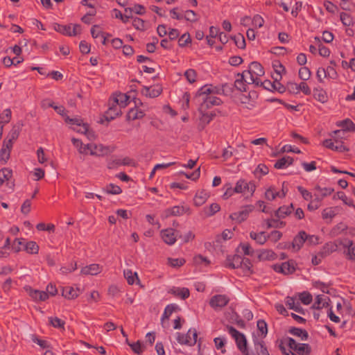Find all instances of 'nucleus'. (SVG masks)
Listing matches in <instances>:
<instances>
[{
  "mask_svg": "<svg viewBox=\"0 0 355 355\" xmlns=\"http://www.w3.org/2000/svg\"><path fill=\"white\" fill-rule=\"evenodd\" d=\"M184 76L190 83H193L196 80V71L193 69H187L184 73Z\"/></svg>",
  "mask_w": 355,
  "mask_h": 355,
  "instance_id": "obj_56",
  "label": "nucleus"
},
{
  "mask_svg": "<svg viewBox=\"0 0 355 355\" xmlns=\"http://www.w3.org/2000/svg\"><path fill=\"white\" fill-rule=\"evenodd\" d=\"M267 228H279L286 225V223L277 219H268L266 220Z\"/></svg>",
  "mask_w": 355,
  "mask_h": 355,
  "instance_id": "obj_46",
  "label": "nucleus"
},
{
  "mask_svg": "<svg viewBox=\"0 0 355 355\" xmlns=\"http://www.w3.org/2000/svg\"><path fill=\"white\" fill-rule=\"evenodd\" d=\"M293 158L290 156H284L275 162L274 167L277 169H282L291 166L293 163Z\"/></svg>",
  "mask_w": 355,
  "mask_h": 355,
  "instance_id": "obj_24",
  "label": "nucleus"
},
{
  "mask_svg": "<svg viewBox=\"0 0 355 355\" xmlns=\"http://www.w3.org/2000/svg\"><path fill=\"white\" fill-rule=\"evenodd\" d=\"M254 209L253 205H247L242 208L241 210L232 213L230 214V218L233 220H236L238 223H241L247 219L248 217L249 214Z\"/></svg>",
  "mask_w": 355,
  "mask_h": 355,
  "instance_id": "obj_8",
  "label": "nucleus"
},
{
  "mask_svg": "<svg viewBox=\"0 0 355 355\" xmlns=\"http://www.w3.org/2000/svg\"><path fill=\"white\" fill-rule=\"evenodd\" d=\"M276 257V254L270 250H265L259 255V258L262 260H274Z\"/></svg>",
  "mask_w": 355,
  "mask_h": 355,
  "instance_id": "obj_40",
  "label": "nucleus"
},
{
  "mask_svg": "<svg viewBox=\"0 0 355 355\" xmlns=\"http://www.w3.org/2000/svg\"><path fill=\"white\" fill-rule=\"evenodd\" d=\"M132 26L137 30H145V21L139 17L133 18Z\"/></svg>",
  "mask_w": 355,
  "mask_h": 355,
  "instance_id": "obj_61",
  "label": "nucleus"
},
{
  "mask_svg": "<svg viewBox=\"0 0 355 355\" xmlns=\"http://www.w3.org/2000/svg\"><path fill=\"white\" fill-rule=\"evenodd\" d=\"M24 250H26L28 253L36 254L38 252L39 246L34 241H28L25 244Z\"/></svg>",
  "mask_w": 355,
  "mask_h": 355,
  "instance_id": "obj_41",
  "label": "nucleus"
},
{
  "mask_svg": "<svg viewBox=\"0 0 355 355\" xmlns=\"http://www.w3.org/2000/svg\"><path fill=\"white\" fill-rule=\"evenodd\" d=\"M272 267L275 272L286 275L293 274L296 270L295 263L293 260H288L282 264H274Z\"/></svg>",
  "mask_w": 355,
  "mask_h": 355,
  "instance_id": "obj_6",
  "label": "nucleus"
},
{
  "mask_svg": "<svg viewBox=\"0 0 355 355\" xmlns=\"http://www.w3.org/2000/svg\"><path fill=\"white\" fill-rule=\"evenodd\" d=\"M336 196L338 199L341 200L345 205L353 208H355V205L354 204L353 200L351 198H348L344 192H337Z\"/></svg>",
  "mask_w": 355,
  "mask_h": 355,
  "instance_id": "obj_42",
  "label": "nucleus"
},
{
  "mask_svg": "<svg viewBox=\"0 0 355 355\" xmlns=\"http://www.w3.org/2000/svg\"><path fill=\"white\" fill-rule=\"evenodd\" d=\"M338 250V245L334 242H329L325 243L323 246L321 252L322 254L327 257L331 254L334 252H336Z\"/></svg>",
  "mask_w": 355,
  "mask_h": 355,
  "instance_id": "obj_34",
  "label": "nucleus"
},
{
  "mask_svg": "<svg viewBox=\"0 0 355 355\" xmlns=\"http://www.w3.org/2000/svg\"><path fill=\"white\" fill-rule=\"evenodd\" d=\"M225 266L231 268H238L243 266V258L238 254L228 256L226 259Z\"/></svg>",
  "mask_w": 355,
  "mask_h": 355,
  "instance_id": "obj_18",
  "label": "nucleus"
},
{
  "mask_svg": "<svg viewBox=\"0 0 355 355\" xmlns=\"http://www.w3.org/2000/svg\"><path fill=\"white\" fill-rule=\"evenodd\" d=\"M313 97L322 103H324L328 101L327 92L322 88H315L313 89Z\"/></svg>",
  "mask_w": 355,
  "mask_h": 355,
  "instance_id": "obj_28",
  "label": "nucleus"
},
{
  "mask_svg": "<svg viewBox=\"0 0 355 355\" xmlns=\"http://www.w3.org/2000/svg\"><path fill=\"white\" fill-rule=\"evenodd\" d=\"M80 293L79 288H74L71 286H66L62 288V295L67 299H73Z\"/></svg>",
  "mask_w": 355,
  "mask_h": 355,
  "instance_id": "obj_22",
  "label": "nucleus"
},
{
  "mask_svg": "<svg viewBox=\"0 0 355 355\" xmlns=\"http://www.w3.org/2000/svg\"><path fill=\"white\" fill-rule=\"evenodd\" d=\"M258 330L261 332L263 337H266L268 334V327L266 322L263 320H259L257 322Z\"/></svg>",
  "mask_w": 355,
  "mask_h": 355,
  "instance_id": "obj_52",
  "label": "nucleus"
},
{
  "mask_svg": "<svg viewBox=\"0 0 355 355\" xmlns=\"http://www.w3.org/2000/svg\"><path fill=\"white\" fill-rule=\"evenodd\" d=\"M223 103L220 98L209 95L202 96V102L199 108L200 112H202L211 108L214 105H219Z\"/></svg>",
  "mask_w": 355,
  "mask_h": 355,
  "instance_id": "obj_7",
  "label": "nucleus"
},
{
  "mask_svg": "<svg viewBox=\"0 0 355 355\" xmlns=\"http://www.w3.org/2000/svg\"><path fill=\"white\" fill-rule=\"evenodd\" d=\"M279 196V192L276 191L274 187H270L265 192V198L268 200H273Z\"/></svg>",
  "mask_w": 355,
  "mask_h": 355,
  "instance_id": "obj_44",
  "label": "nucleus"
},
{
  "mask_svg": "<svg viewBox=\"0 0 355 355\" xmlns=\"http://www.w3.org/2000/svg\"><path fill=\"white\" fill-rule=\"evenodd\" d=\"M294 210L293 205L291 203L290 205H284L278 208L275 211V215L278 218H284L288 216Z\"/></svg>",
  "mask_w": 355,
  "mask_h": 355,
  "instance_id": "obj_23",
  "label": "nucleus"
},
{
  "mask_svg": "<svg viewBox=\"0 0 355 355\" xmlns=\"http://www.w3.org/2000/svg\"><path fill=\"white\" fill-rule=\"evenodd\" d=\"M322 200V198H320L319 195L315 194L314 200H311V202L308 205L307 209L309 211H315L318 209L321 206Z\"/></svg>",
  "mask_w": 355,
  "mask_h": 355,
  "instance_id": "obj_36",
  "label": "nucleus"
},
{
  "mask_svg": "<svg viewBox=\"0 0 355 355\" xmlns=\"http://www.w3.org/2000/svg\"><path fill=\"white\" fill-rule=\"evenodd\" d=\"M345 247L347 248V255L350 260H355V244L351 240H347L346 243L343 244Z\"/></svg>",
  "mask_w": 355,
  "mask_h": 355,
  "instance_id": "obj_35",
  "label": "nucleus"
},
{
  "mask_svg": "<svg viewBox=\"0 0 355 355\" xmlns=\"http://www.w3.org/2000/svg\"><path fill=\"white\" fill-rule=\"evenodd\" d=\"M128 345L131 347L132 350L137 354L140 355L144 352V348L139 340L133 343H128Z\"/></svg>",
  "mask_w": 355,
  "mask_h": 355,
  "instance_id": "obj_59",
  "label": "nucleus"
},
{
  "mask_svg": "<svg viewBox=\"0 0 355 355\" xmlns=\"http://www.w3.org/2000/svg\"><path fill=\"white\" fill-rule=\"evenodd\" d=\"M168 293L182 300L187 299L190 295V291L187 288H179L173 286L168 291Z\"/></svg>",
  "mask_w": 355,
  "mask_h": 355,
  "instance_id": "obj_15",
  "label": "nucleus"
},
{
  "mask_svg": "<svg viewBox=\"0 0 355 355\" xmlns=\"http://www.w3.org/2000/svg\"><path fill=\"white\" fill-rule=\"evenodd\" d=\"M239 248L242 249L243 252L245 255L252 256L254 254V250L250 246V245L248 243H241L239 245Z\"/></svg>",
  "mask_w": 355,
  "mask_h": 355,
  "instance_id": "obj_62",
  "label": "nucleus"
},
{
  "mask_svg": "<svg viewBox=\"0 0 355 355\" xmlns=\"http://www.w3.org/2000/svg\"><path fill=\"white\" fill-rule=\"evenodd\" d=\"M192 329H190L187 334H182L178 332L176 334V340L180 345H186L189 346H193L196 344V340H191V334Z\"/></svg>",
  "mask_w": 355,
  "mask_h": 355,
  "instance_id": "obj_14",
  "label": "nucleus"
},
{
  "mask_svg": "<svg viewBox=\"0 0 355 355\" xmlns=\"http://www.w3.org/2000/svg\"><path fill=\"white\" fill-rule=\"evenodd\" d=\"M245 185L247 186V182L243 179H240L236 184L234 191L236 193L245 192Z\"/></svg>",
  "mask_w": 355,
  "mask_h": 355,
  "instance_id": "obj_64",
  "label": "nucleus"
},
{
  "mask_svg": "<svg viewBox=\"0 0 355 355\" xmlns=\"http://www.w3.org/2000/svg\"><path fill=\"white\" fill-rule=\"evenodd\" d=\"M105 190L107 193L114 194V195L119 194L122 192V190L120 188V187H119L118 185L113 184H110L107 185Z\"/></svg>",
  "mask_w": 355,
  "mask_h": 355,
  "instance_id": "obj_58",
  "label": "nucleus"
},
{
  "mask_svg": "<svg viewBox=\"0 0 355 355\" xmlns=\"http://www.w3.org/2000/svg\"><path fill=\"white\" fill-rule=\"evenodd\" d=\"M250 236L259 245H263L268 240V237L266 235L265 232H261L259 233L251 232L250 233Z\"/></svg>",
  "mask_w": 355,
  "mask_h": 355,
  "instance_id": "obj_29",
  "label": "nucleus"
},
{
  "mask_svg": "<svg viewBox=\"0 0 355 355\" xmlns=\"http://www.w3.org/2000/svg\"><path fill=\"white\" fill-rule=\"evenodd\" d=\"M49 106L53 107L55 112L61 115L70 128L81 134H86L88 131V125L84 123L80 117L71 118L66 114L65 108L61 105H56L54 103H49Z\"/></svg>",
  "mask_w": 355,
  "mask_h": 355,
  "instance_id": "obj_1",
  "label": "nucleus"
},
{
  "mask_svg": "<svg viewBox=\"0 0 355 355\" xmlns=\"http://www.w3.org/2000/svg\"><path fill=\"white\" fill-rule=\"evenodd\" d=\"M254 344L256 350L259 355H270L267 347L265 346V343L263 340H258L257 338L254 340Z\"/></svg>",
  "mask_w": 355,
  "mask_h": 355,
  "instance_id": "obj_33",
  "label": "nucleus"
},
{
  "mask_svg": "<svg viewBox=\"0 0 355 355\" xmlns=\"http://www.w3.org/2000/svg\"><path fill=\"white\" fill-rule=\"evenodd\" d=\"M72 28V26H71V24H69L67 26H63L60 24H55L54 26V30L58 33H60L63 35L71 36V30Z\"/></svg>",
  "mask_w": 355,
  "mask_h": 355,
  "instance_id": "obj_37",
  "label": "nucleus"
},
{
  "mask_svg": "<svg viewBox=\"0 0 355 355\" xmlns=\"http://www.w3.org/2000/svg\"><path fill=\"white\" fill-rule=\"evenodd\" d=\"M237 78L236 79L234 87L240 92H246L247 85H251L254 83L249 82V78L247 75H244V72L242 73H237Z\"/></svg>",
  "mask_w": 355,
  "mask_h": 355,
  "instance_id": "obj_9",
  "label": "nucleus"
},
{
  "mask_svg": "<svg viewBox=\"0 0 355 355\" xmlns=\"http://www.w3.org/2000/svg\"><path fill=\"white\" fill-rule=\"evenodd\" d=\"M234 40L236 46L241 49H244L245 48V40L243 35L238 34L237 35H234L232 37Z\"/></svg>",
  "mask_w": 355,
  "mask_h": 355,
  "instance_id": "obj_43",
  "label": "nucleus"
},
{
  "mask_svg": "<svg viewBox=\"0 0 355 355\" xmlns=\"http://www.w3.org/2000/svg\"><path fill=\"white\" fill-rule=\"evenodd\" d=\"M347 229V226L345 223H340L337 224L335 227H334V228L331 231V234L333 236H337Z\"/></svg>",
  "mask_w": 355,
  "mask_h": 355,
  "instance_id": "obj_54",
  "label": "nucleus"
},
{
  "mask_svg": "<svg viewBox=\"0 0 355 355\" xmlns=\"http://www.w3.org/2000/svg\"><path fill=\"white\" fill-rule=\"evenodd\" d=\"M71 141L80 155L84 156L87 155V150L89 148L88 144H83L80 140L76 138H73Z\"/></svg>",
  "mask_w": 355,
  "mask_h": 355,
  "instance_id": "obj_27",
  "label": "nucleus"
},
{
  "mask_svg": "<svg viewBox=\"0 0 355 355\" xmlns=\"http://www.w3.org/2000/svg\"><path fill=\"white\" fill-rule=\"evenodd\" d=\"M120 166H122L121 159L112 157L107 162V168L110 169H114Z\"/></svg>",
  "mask_w": 355,
  "mask_h": 355,
  "instance_id": "obj_57",
  "label": "nucleus"
},
{
  "mask_svg": "<svg viewBox=\"0 0 355 355\" xmlns=\"http://www.w3.org/2000/svg\"><path fill=\"white\" fill-rule=\"evenodd\" d=\"M184 18L190 22H196L198 20L196 12L192 10H186Z\"/></svg>",
  "mask_w": 355,
  "mask_h": 355,
  "instance_id": "obj_50",
  "label": "nucleus"
},
{
  "mask_svg": "<svg viewBox=\"0 0 355 355\" xmlns=\"http://www.w3.org/2000/svg\"><path fill=\"white\" fill-rule=\"evenodd\" d=\"M130 97L126 94H119L114 97L112 103L119 107H125L128 105Z\"/></svg>",
  "mask_w": 355,
  "mask_h": 355,
  "instance_id": "obj_26",
  "label": "nucleus"
},
{
  "mask_svg": "<svg viewBox=\"0 0 355 355\" xmlns=\"http://www.w3.org/2000/svg\"><path fill=\"white\" fill-rule=\"evenodd\" d=\"M30 297L35 301H45L48 299V294L45 291L34 290L31 287L26 288Z\"/></svg>",
  "mask_w": 355,
  "mask_h": 355,
  "instance_id": "obj_17",
  "label": "nucleus"
},
{
  "mask_svg": "<svg viewBox=\"0 0 355 355\" xmlns=\"http://www.w3.org/2000/svg\"><path fill=\"white\" fill-rule=\"evenodd\" d=\"M340 17L343 25L346 26H349L353 24L352 18L346 12H341Z\"/></svg>",
  "mask_w": 355,
  "mask_h": 355,
  "instance_id": "obj_60",
  "label": "nucleus"
},
{
  "mask_svg": "<svg viewBox=\"0 0 355 355\" xmlns=\"http://www.w3.org/2000/svg\"><path fill=\"white\" fill-rule=\"evenodd\" d=\"M135 107L130 109V110L127 113V121H133L136 119H142L145 116L144 112L142 110L138 109L137 103L136 101H135Z\"/></svg>",
  "mask_w": 355,
  "mask_h": 355,
  "instance_id": "obj_21",
  "label": "nucleus"
},
{
  "mask_svg": "<svg viewBox=\"0 0 355 355\" xmlns=\"http://www.w3.org/2000/svg\"><path fill=\"white\" fill-rule=\"evenodd\" d=\"M300 299L302 303H303L305 305L311 304L313 300L311 294L309 293V292L302 293L300 295Z\"/></svg>",
  "mask_w": 355,
  "mask_h": 355,
  "instance_id": "obj_63",
  "label": "nucleus"
},
{
  "mask_svg": "<svg viewBox=\"0 0 355 355\" xmlns=\"http://www.w3.org/2000/svg\"><path fill=\"white\" fill-rule=\"evenodd\" d=\"M208 196L207 194L203 191H201L196 194L193 198V203L196 206L200 207L202 205L206 200H207Z\"/></svg>",
  "mask_w": 355,
  "mask_h": 355,
  "instance_id": "obj_32",
  "label": "nucleus"
},
{
  "mask_svg": "<svg viewBox=\"0 0 355 355\" xmlns=\"http://www.w3.org/2000/svg\"><path fill=\"white\" fill-rule=\"evenodd\" d=\"M327 305H328L327 302H323L322 295H318L315 297V301L314 304H313L312 308L314 309H321Z\"/></svg>",
  "mask_w": 355,
  "mask_h": 355,
  "instance_id": "obj_48",
  "label": "nucleus"
},
{
  "mask_svg": "<svg viewBox=\"0 0 355 355\" xmlns=\"http://www.w3.org/2000/svg\"><path fill=\"white\" fill-rule=\"evenodd\" d=\"M190 209L184 206H174L171 208L166 209L164 211V216L166 218L170 216H182L184 214L189 212Z\"/></svg>",
  "mask_w": 355,
  "mask_h": 355,
  "instance_id": "obj_12",
  "label": "nucleus"
},
{
  "mask_svg": "<svg viewBox=\"0 0 355 355\" xmlns=\"http://www.w3.org/2000/svg\"><path fill=\"white\" fill-rule=\"evenodd\" d=\"M311 352V347L308 343H300L296 349V352L299 355H309Z\"/></svg>",
  "mask_w": 355,
  "mask_h": 355,
  "instance_id": "obj_38",
  "label": "nucleus"
},
{
  "mask_svg": "<svg viewBox=\"0 0 355 355\" xmlns=\"http://www.w3.org/2000/svg\"><path fill=\"white\" fill-rule=\"evenodd\" d=\"M288 332L293 336L300 337L302 340H306L309 338L308 332L306 330L302 329L300 328L291 327Z\"/></svg>",
  "mask_w": 355,
  "mask_h": 355,
  "instance_id": "obj_31",
  "label": "nucleus"
},
{
  "mask_svg": "<svg viewBox=\"0 0 355 355\" xmlns=\"http://www.w3.org/2000/svg\"><path fill=\"white\" fill-rule=\"evenodd\" d=\"M124 277L130 285H132L135 283V277L139 281L137 272L133 273L130 270H124Z\"/></svg>",
  "mask_w": 355,
  "mask_h": 355,
  "instance_id": "obj_53",
  "label": "nucleus"
},
{
  "mask_svg": "<svg viewBox=\"0 0 355 355\" xmlns=\"http://www.w3.org/2000/svg\"><path fill=\"white\" fill-rule=\"evenodd\" d=\"M307 239V234L304 231H300L293 239L291 243L295 251H298L303 246Z\"/></svg>",
  "mask_w": 355,
  "mask_h": 355,
  "instance_id": "obj_13",
  "label": "nucleus"
},
{
  "mask_svg": "<svg viewBox=\"0 0 355 355\" xmlns=\"http://www.w3.org/2000/svg\"><path fill=\"white\" fill-rule=\"evenodd\" d=\"M161 236L164 241L168 245H173L176 241L175 230L172 228L162 230L161 232Z\"/></svg>",
  "mask_w": 355,
  "mask_h": 355,
  "instance_id": "obj_20",
  "label": "nucleus"
},
{
  "mask_svg": "<svg viewBox=\"0 0 355 355\" xmlns=\"http://www.w3.org/2000/svg\"><path fill=\"white\" fill-rule=\"evenodd\" d=\"M323 146L327 148L338 152L348 151L349 149L343 144V141L335 139V142L331 139H325L323 141Z\"/></svg>",
  "mask_w": 355,
  "mask_h": 355,
  "instance_id": "obj_11",
  "label": "nucleus"
},
{
  "mask_svg": "<svg viewBox=\"0 0 355 355\" xmlns=\"http://www.w3.org/2000/svg\"><path fill=\"white\" fill-rule=\"evenodd\" d=\"M12 171L9 168H4L0 171V187L4 182L9 180L12 177Z\"/></svg>",
  "mask_w": 355,
  "mask_h": 355,
  "instance_id": "obj_39",
  "label": "nucleus"
},
{
  "mask_svg": "<svg viewBox=\"0 0 355 355\" xmlns=\"http://www.w3.org/2000/svg\"><path fill=\"white\" fill-rule=\"evenodd\" d=\"M11 119V110L10 109H6L0 114V123L5 125L8 123Z\"/></svg>",
  "mask_w": 355,
  "mask_h": 355,
  "instance_id": "obj_47",
  "label": "nucleus"
},
{
  "mask_svg": "<svg viewBox=\"0 0 355 355\" xmlns=\"http://www.w3.org/2000/svg\"><path fill=\"white\" fill-rule=\"evenodd\" d=\"M26 242L23 239H16L12 244V248L15 252H19L21 250H24Z\"/></svg>",
  "mask_w": 355,
  "mask_h": 355,
  "instance_id": "obj_45",
  "label": "nucleus"
},
{
  "mask_svg": "<svg viewBox=\"0 0 355 355\" xmlns=\"http://www.w3.org/2000/svg\"><path fill=\"white\" fill-rule=\"evenodd\" d=\"M220 209V207L218 203H212L207 208H205V212L207 216H211Z\"/></svg>",
  "mask_w": 355,
  "mask_h": 355,
  "instance_id": "obj_51",
  "label": "nucleus"
},
{
  "mask_svg": "<svg viewBox=\"0 0 355 355\" xmlns=\"http://www.w3.org/2000/svg\"><path fill=\"white\" fill-rule=\"evenodd\" d=\"M298 75L300 79L307 80L310 78L311 72L308 67H304L300 69Z\"/></svg>",
  "mask_w": 355,
  "mask_h": 355,
  "instance_id": "obj_49",
  "label": "nucleus"
},
{
  "mask_svg": "<svg viewBox=\"0 0 355 355\" xmlns=\"http://www.w3.org/2000/svg\"><path fill=\"white\" fill-rule=\"evenodd\" d=\"M162 92V87L160 85H156L155 87L144 86L141 93L150 98L159 96Z\"/></svg>",
  "mask_w": 355,
  "mask_h": 355,
  "instance_id": "obj_19",
  "label": "nucleus"
},
{
  "mask_svg": "<svg viewBox=\"0 0 355 355\" xmlns=\"http://www.w3.org/2000/svg\"><path fill=\"white\" fill-rule=\"evenodd\" d=\"M225 327L228 333L234 338L236 346L243 355H250L247 346L248 342L245 335L237 331L232 326L227 324Z\"/></svg>",
  "mask_w": 355,
  "mask_h": 355,
  "instance_id": "obj_2",
  "label": "nucleus"
},
{
  "mask_svg": "<svg viewBox=\"0 0 355 355\" xmlns=\"http://www.w3.org/2000/svg\"><path fill=\"white\" fill-rule=\"evenodd\" d=\"M92 37L95 39H99L103 44H106L107 37L105 36L101 28L98 26H94L90 30Z\"/></svg>",
  "mask_w": 355,
  "mask_h": 355,
  "instance_id": "obj_25",
  "label": "nucleus"
},
{
  "mask_svg": "<svg viewBox=\"0 0 355 355\" xmlns=\"http://www.w3.org/2000/svg\"><path fill=\"white\" fill-rule=\"evenodd\" d=\"M337 125L342 128L345 131H355V123L352 122L349 119H346L337 123Z\"/></svg>",
  "mask_w": 355,
  "mask_h": 355,
  "instance_id": "obj_30",
  "label": "nucleus"
},
{
  "mask_svg": "<svg viewBox=\"0 0 355 355\" xmlns=\"http://www.w3.org/2000/svg\"><path fill=\"white\" fill-rule=\"evenodd\" d=\"M121 114L122 112L120 107H119L117 105H114L113 103H112V105L105 112L104 117L107 121H110Z\"/></svg>",
  "mask_w": 355,
  "mask_h": 355,
  "instance_id": "obj_16",
  "label": "nucleus"
},
{
  "mask_svg": "<svg viewBox=\"0 0 355 355\" xmlns=\"http://www.w3.org/2000/svg\"><path fill=\"white\" fill-rule=\"evenodd\" d=\"M115 150V146H103L101 144H90V155L96 156H105L112 153Z\"/></svg>",
  "mask_w": 355,
  "mask_h": 355,
  "instance_id": "obj_5",
  "label": "nucleus"
},
{
  "mask_svg": "<svg viewBox=\"0 0 355 355\" xmlns=\"http://www.w3.org/2000/svg\"><path fill=\"white\" fill-rule=\"evenodd\" d=\"M222 94V89L221 86H214L212 85H205L200 87L197 94L196 96H202L204 95H209L210 94Z\"/></svg>",
  "mask_w": 355,
  "mask_h": 355,
  "instance_id": "obj_10",
  "label": "nucleus"
},
{
  "mask_svg": "<svg viewBox=\"0 0 355 355\" xmlns=\"http://www.w3.org/2000/svg\"><path fill=\"white\" fill-rule=\"evenodd\" d=\"M244 75H247L249 78V82L254 83V85H259V77L263 76L265 73L263 67L258 62H252L248 70L243 71Z\"/></svg>",
  "mask_w": 355,
  "mask_h": 355,
  "instance_id": "obj_3",
  "label": "nucleus"
},
{
  "mask_svg": "<svg viewBox=\"0 0 355 355\" xmlns=\"http://www.w3.org/2000/svg\"><path fill=\"white\" fill-rule=\"evenodd\" d=\"M230 299L227 295L218 294L209 300V306L215 311H220L230 302Z\"/></svg>",
  "mask_w": 355,
  "mask_h": 355,
  "instance_id": "obj_4",
  "label": "nucleus"
},
{
  "mask_svg": "<svg viewBox=\"0 0 355 355\" xmlns=\"http://www.w3.org/2000/svg\"><path fill=\"white\" fill-rule=\"evenodd\" d=\"M191 42V39L189 33H188L183 34L178 40V45L180 47H184L188 44H190Z\"/></svg>",
  "mask_w": 355,
  "mask_h": 355,
  "instance_id": "obj_55",
  "label": "nucleus"
}]
</instances>
